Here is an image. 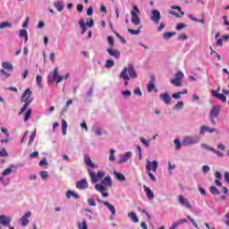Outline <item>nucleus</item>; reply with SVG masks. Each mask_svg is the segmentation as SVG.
I'll return each mask as SVG.
<instances>
[{"label": "nucleus", "instance_id": "f257e3e1", "mask_svg": "<svg viewBox=\"0 0 229 229\" xmlns=\"http://www.w3.org/2000/svg\"><path fill=\"white\" fill-rule=\"evenodd\" d=\"M112 178H110L109 175L106 176L100 183H97L95 185L96 191L98 192H100L102 194L103 198H108L109 194L106 192L108 191V188L112 187Z\"/></svg>", "mask_w": 229, "mask_h": 229}, {"label": "nucleus", "instance_id": "f03ea898", "mask_svg": "<svg viewBox=\"0 0 229 229\" xmlns=\"http://www.w3.org/2000/svg\"><path fill=\"white\" fill-rule=\"evenodd\" d=\"M120 78L124 80L125 86L128 85V82L130 81V78H132V79L137 78V72L135 71L133 64H129L128 68H123V72L120 73Z\"/></svg>", "mask_w": 229, "mask_h": 229}, {"label": "nucleus", "instance_id": "7ed1b4c3", "mask_svg": "<svg viewBox=\"0 0 229 229\" xmlns=\"http://www.w3.org/2000/svg\"><path fill=\"white\" fill-rule=\"evenodd\" d=\"M31 94H33V92L31 91V89L30 88L26 89L25 91L23 92L21 101L25 104L21 108L20 113H19L20 114H24V112H26V110H28L30 104L33 103V97H31Z\"/></svg>", "mask_w": 229, "mask_h": 229}, {"label": "nucleus", "instance_id": "20e7f679", "mask_svg": "<svg viewBox=\"0 0 229 229\" xmlns=\"http://www.w3.org/2000/svg\"><path fill=\"white\" fill-rule=\"evenodd\" d=\"M88 173L91 178V182L98 183V182H103V179L105 178V171L100 170L97 173L89 169Z\"/></svg>", "mask_w": 229, "mask_h": 229}, {"label": "nucleus", "instance_id": "39448f33", "mask_svg": "<svg viewBox=\"0 0 229 229\" xmlns=\"http://www.w3.org/2000/svg\"><path fill=\"white\" fill-rule=\"evenodd\" d=\"M221 107L219 106H214L209 113V121L211 124L216 125V120L219 117Z\"/></svg>", "mask_w": 229, "mask_h": 229}, {"label": "nucleus", "instance_id": "423d86ee", "mask_svg": "<svg viewBox=\"0 0 229 229\" xmlns=\"http://www.w3.org/2000/svg\"><path fill=\"white\" fill-rule=\"evenodd\" d=\"M140 14V11L139 10V7H137V5H133V10L131 12V15L132 24H134V26H139V24H140V18L139 17Z\"/></svg>", "mask_w": 229, "mask_h": 229}, {"label": "nucleus", "instance_id": "0eeeda50", "mask_svg": "<svg viewBox=\"0 0 229 229\" xmlns=\"http://www.w3.org/2000/svg\"><path fill=\"white\" fill-rule=\"evenodd\" d=\"M219 92H221V87H217L216 90L213 89L211 91V96L213 98H216V99H220V101H222V103H226V96H225V94H221Z\"/></svg>", "mask_w": 229, "mask_h": 229}, {"label": "nucleus", "instance_id": "6e6552de", "mask_svg": "<svg viewBox=\"0 0 229 229\" xmlns=\"http://www.w3.org/2000/svg\"><path fill=\"white\" fill-rule=\"evenodd\" d=\"M198 142H199V137L187 136L182 140V146H191Z\"/></svg>", "mask_w": 229, "mask_h": 229}, {"label": "nucleus", "instance_id": "1a4fd4ad", "mask_svg": "<svg viewBox=\"0 0 229 229\" xmlns=\"http://www.w3.org/2000/svg\"><path fill=\"white\" fill-rule=\"evenodd\" d=\"M147 171H153V173H157V169H158V162L154 160L152 162L148 161L146 165Z\"/></svg>", "mask_w": 229, "mask_h": 229}, {"label": "nucleus", "instance_id": "9d476101", "mask_svg": "<svg viewBox=\"0 0 229 229\" xmlns=\"http://www.w3.org/2000/svg\"><path fill=\"white\" fill-rule=\"evenodd\" d=\"M178 201L182 205V207H185V208H192V205H191L189 199H185L183 195L178 196Z\"/></svg>", "mask_w": 229, "mask_h": 229}, {"label": "nucleus", "instance_id": "9b49d317", "mask_svg": "<svg viewBox=\"0 0 229 229\" xmlns=\"http://www.w3.org/2000/svg\"><path fill=\"white\" fill-rule=\"evenodd\" d=\"M10 223H12V217L6 216L4 215H0V225L10 228Z\"/></svg>", "mask_w": 229, "mask_h": 229}, {"label": "nucleus", "instance_id": "f8f14e48", "mask_svg": "<svg viewBox=\"0 0 229 229\" xmlns=\"http://www.w3.org/2000/svg\"><path fill=\"white\" fill-rule=\"evenodd\" d=\"M76 189H80V191L89 189V182H87V179H82V180L77 182Z\"/></svg>", "mask_w": 229, "mask_h": 229}, {"label": "nucleus", "instance_id": "ddd939ff", "mask_svg": "<svg viewBox=\"0 0 229 229\" xmlns=\"http://www.w3.org/2000/svg\"><path fill=\"white\" fill-rule=\"evenodd\" d=\"M152 16L150 19L153 21V22H156V24H158L160 22L161 15L160 12L158 10H153L151 11Z\"/></svg>", "mask_w": 229, "mask_h": 229}, {"label": "nucleus", "instance_id": "4468645a", "mask_svg": "<svg viewBox=\"0 0 229 229\" xmlns=\"http://www.w3.org/2000/svg\"><path fill=\"white\" fill-rule=\"evenodd\" d=\"M57 77H58V67H55L54 69V72L48 74L47 83H53Z\"/></svg>", "mask_w": 229, "mask_h": 229}, {"label": "nucleus", "instance_id": "2eb2a0df", "mask_svg": "<svg viewBox=\"0 0 229 229\" xmlns=\"http://www.w3.org/2000/svg\"><path fill=\"white\" fill-rule=\"evenodd\" d=\"M172 10H178V12H179V13L174 11L170 12V14L174 15V17H182V16L185 15V13H183L182 11V7H180L178 5L172 6Z\"/></svg>", "mask_w": 229, "mask_h": 229}, {"label": "nucleus", "instance_id": "dca6fc26", "mask_svg": "<svg viewBox=\"0 0 229 229\" xmlns=\"http://www.w3.org/2000/svg\"><path fill=\"white\" fill-rule=\"evenodd\" d=\"M206 131H208V133H214V132L217 131V129L210 128L207 125H202L200 127V131H199L200 135H205Z\"/></svg>", "mask_w": 229, "mask_h": 229}, {"label": "nucleus", "instance_id": "f3484780", "mask_svg": "<svg viewBox=\"0 0 229 229\" xmlns=\"http://www.w3.org/2000/svg\"><path fill=\"white\" fill-rule=\"evenodd\" d=\"M108 55L115 58L116 60L121 56V52L119 50H115L112 47L106 49Z\"/></svg>", "mask_w": 229, "mask_h": 229}, {"label": "nucleus", "instance_id": "a211bd4d", "mask_svg": "<svg viewBox=\"0 0 229 229\" xmlns=\"http://www.w3.org/2000/svg\"><path fill=\"white\" fill-rule=\"evenodd\" d=\"M98 203H102V205H105L108 210L112 213L113 216H115V207H114L110 202L108 201H103V200H98Z\"/></svg>", "mask_w": 229, "mask_h": 229}, {"label": "nucleus", "instance_id": "6ab92c4d", "mask_svg": "<svg viewBox=\"0 0 229 229\" xmlns=\"http://www.w3.org/2000/svg\"><path fill=\"white\" fill-rule=\"evenodd\" d=\"M31 216V211H29L21 217V226H28L30 225V219H28Z\"/></svg>", "mask_w": 229, "mask_h": 229}, {"label": "nucleus", "instance_id": "aec40b11", "mask_svg": "<svg viewBox=\"0 0 229 229\" xmlns=\"http://www.w3.org/2000/svg\"><path fill=\"white\" fill-rule=\"evenodd\" d=\"M159 98L165 105H171V96H169V93H162Z\"/></svg>", "mask_w": 229, "mask_h": 229}, {"label": "nucleus", "instance_id": "412c9836", "mask_svg": "<svg viewBox=\"0 0 229 229\" xmlns=\"http://www.w3.org/2000/svg\"><path fill=\"white\" fill-rule=\"evenodd\" d=\"M84 164L88 165V167H95L98 168V165L92 163V159H90V157L84 156Z\"/></svg>", "mask_w": 229, "mask_h": 229}, {"label": "nucleus", "instance_id": "4be33fe9", "mask_svg": "<svg viewBox=\"0 0 229 229\" xmlns=\"http://www.w3.org/2000/svg\"><path fill=\"white\" fill-rule=\"evenodd\" d=\"M131 158V152H126L120 159L119 164H124Z\"/></svg>", "mask_w": 229, "mask_h": 229}, {"label": "nucleus", "instance_id": "5701e85b", "mask_svg": "<svg viewBox=\"0 0 229 229\" xmlns=\"http://www.w3.org/2000/svg\"><path fill=\"white\" fill-rule=\"evenodd\" d=\"M144 191L147 194V197L148 199H153V198H155V194L153 193V191H151V189H149V187L148 186H143Z\"/></svg>", "mask_w": 229, "mask_h": 229}, {"label": "nucleus", "instance_id": "b1692460", "mask_svg": "<svg viewBox=\"0 0 229 229\" xmlns=\"http://www.w3.org/2000/svg\"><path fill=\"white\" fill-rule=\"evenodd\" d=\"M2 67L5 69L6 71H13V65L10 64L9 62H4L2 64Z\"/></svg>", "mask_w": 229, "mask_h": 229}, {"label": "nucleus", "instance_id": "393cba45", "mask_svg": "<svg viewBox=\"0 0 229 229\" xmlns=\"http://www.w3.org/2000/svg\"><path fill=\"white\" fill-rule=\"evenodd\" d=\"M113 173L115 178L119 180V182H124V180H126V177H124V174H120L117 171H114Z\"/></svg>", "mask_w": 229, "mask_h": 229}, {"label": "nucleus", "instance_id": "a878e982", "mask_svg": "<svg viewBox=\"0 0 229 229\" xmlns=\"http://www.w3.org/2000/svg\"><path fill=\"white\" fill-rule=\"evenodd\" d=\"M26 113L24 114V123H28L30 121V118L31 117L32 110L31 108L26 109Z\"/></svg>", "mask_w": 229, "mask_h": 229}, {"label": "nucleus", "instance_id": "bb28decb", "mask_svg": "<svg viewBox=\"0 0 229 229\" xmlns=\"http://www.w3.org/2000/svg\"><path fill=\"white\" fill-rule=\"evenodd\" d=\"M61 124H62V133H63V135H67V121L63 119L62 122H61Z\"/></svg>", "mask_w": 229, "mask_h": 229}, {"label": "nucleus", "instance_id": "cd10ccee", "mask_svg": "<svg viewBox=\"0 0 229 229\" xmlns=\"http://www.w3.org/2000/svg\"><path fill=\"white\" fill-rule=\"evenodd\" d=\"M54 6L57 12H62L64 10V4L60 1L55 2Z\"/></svg>", "mask_w": 229, "mask_h": 229}, {"label": "nucleus", "instance_id": "c85d7f7f", "mask_svg": "<svg viewBox=\"0 0 229 229\" xmlns=\"http://www.w3.org/2000/svg\"><path fill=\"white\" fill-rule=\"evenodd\" d=\"M71 196H72V198H74V199H80V195L78 193H75L72 191H68L67 198L70 199Z\"/></svg>", "mask_w": 229, "mask_h": 229}, {"label": "nucleus", "instance_id": "c756f323", "mask_svg": "<svg viewBox=\"0 0 229 229\" xmlns=\"http://www.w3.org/2000/svg\"><path fill=\"white\" fill-rule=\"evenodd\" d=\"M79 24L82 30L81 35H84L85 31H87V23H85V21L83 20H80Z\"/></svg>", "mask_w": 229, "mask_h": 229}, {"label": "nucleus", "instance_id": "7c9ffc66", "mask_svg": "<svg viewBox=\"0 0 229 229\" xmlns=\"http://www.w3.org/2000/svg\"><path fill=\"white\" fill-rule=\"evenodd\" d=\"M19 37H23L25 42H28V31L24 29H21L19 33Z\"/></svg>", "mask_w": 229, "mask_h": 229}, {"label": "nucleus", "instance_id": "2f4dec72", "mask_svg": "<svg viewBox=\"0 0 229 229\" xmlns=\"http://www.w3.org/2000/svg\"><path fill=\"white\" fill-rule=\"evenodd\" d=\"M13 24L8 21H3L0 23V30H6V28H12Z\"/></svg>", "mask_w": 229, "mask_h": 229}, {"label": "nucleus", "instance_id": "473e14b6", "mask_svg": "<svg viewBox=\"0 0 229 229\" xmlns=\"http://www.w3.org/2000/svg\"><path fill=\"white\" fill-rule=\"evenodd\" d=\"M79 229H89V225H87V220H83L82 222L78 223Z\"/></svg>", "mask_w": 229, "mask_h": 229}, {"label": "nucleus", "instance_id": "72a5a7b5", "mask_svg": "<svg viewBox=\"0 0 229 229\" xmlns=\"http://www.w3.org/2000/svg\"><path fill=\"white\" fill-rule=\"evenodd\" d=\"M171 83L172 85H174V87H182V81H180L179 79H173L171 80Z\"/></svg>", "mask_w": 229, "mask_h": 229}, {"label": "nucleus", "instance_id": "f704fd0d", "mask_svg": "<svg viewBox=\"0 0 229 229\" xmlns=\"http://www.w3.org/2000/svg\"><path fill=\"white\" fill-rule=\"evenodd\" d=\"M129 217H131L133 223H139V217H137V215L133 212H131L128 214Z\"/></svg>", "mask_w": 229, "mask_h": 229}, {"label": "nucleus", "instance_id": "c9c22d12", "mask_svg": "<svg viewBox=\"0 0 229 229\" xmlns=\"http://www.w3.org/2000/svg\"><path fill=\"white\" fill-rule=\"evenodd\" d=\"M156 87H155V83L153 82H148V84L147 85V90L148 92H153V90H156Z\"/></svg>", "mask_w": 229, "mask_h": 229}, {"label": "nucleus", "instance_id": "e433bc0d", "mask_svg": "<svg viewBox=\"0 0 229 229\" xmlns=\"http://www.w3.org/2000/svg\"><path fill=\"white\" fill-rule=\"evenodd\" d=\"M174 35H176V32H165L163 37L166 40H169V38H171V37H174Z\"/></svg>", "mask_w": 229, "mask_h": 229}, {"label": "nucleus", "instance_id": "4c0bfd02", "mask_svg": "<svg viewBox=\"0 0 229 229\" xmlns=\"http://www.w3.org/2000/svg\"><path fill=\"white\" fill-rule=\"evenodd\" d=\"M114 65H115V62H114V60H112V59H109L106 62V69H110V68L114 67Z\"/></svg>", "mask_w": 229, "mask_h": 229}, {"label": "nucleus", "instance_id": "58836bf2", "mask_svg": "<svg viewBox=\"0 0 229 229\" xmlns=\"http://www.w3.org/2000/svg\"><path fill=\"white\" fill-rule=\"evenodd\" d=\"M35 137H37V132L34 131L31 133L29 142H28V146H31V144H33L34 140H35Z\"/></svg>", "mask_w": 229, "mask_h": 229}, {"label": "nucleus", "instance_id": "ea45409f", "mask_svg": "<svg viewBox=\"0 0 229 229\" xmlns=\"http://www.w3.org/2000/svg\"><path fill=\"white\" fill-rule=\"evenodd\" d=\"M210 192H211V194H213V195H219V194H221V192H219V190H217V188H216V186H210Z\"/></svg>", "mask_w": 229, "mask_h": 229}, {"label": "nucleus", "instance_id": "a19ab883", "mask_svg": "<svg viewBox=\"0 0 229 229\" xmlns=\"http://www.w3.org/2000/svg\"><path fill=\"white\" fill-rule=\"evenodd\" d=\"M115 150L114 148L110 149V155H109V160L110 162H114V160H115Z\"/></svg>", "mask_w": 229, "mask_h": 229}, {"label": "nucleus", "instance_id": "79ce46f5", "mask_svg": "<svg viewBox=\"0 0 229 229\" xmlns=\"http://www.w3.org/2000/svg\"><path fill=\"white\" fill-rule=\"evenodd\" d=\"M184 76H185V75H183V72H178L175 73L174 79H175V80H179V81H182V79L184 78Z\"/></svg>", "mask_w": 229, "mask_h": 229}, {"label": "nucleus", "instance_id": "37998d69", "mask_svg": "<svg viewBox=\"0 0 229 229\" xmlns=\"http://www.w3.org/2000/svg\"><path fill=\"white\" fill-rule=\"evenodd\" d=\"M127 31L131 33V35H139V33H140V30L128 29Z\"/></svg>", "mask_w": 229, "mask_h": 229}, {"label": "nucleus", "instance_id": "c03bdc74", "mask_svg": "<svg viewBox=\"0 0 229 229\" xmlns=\"http://www.w3.org/2000/svg\"><path fill=\"white\" fill-rule=\"evenodd\" d=\"M36 81L40 89H42V76L37 75Z\"/></svg>", "mask_w": 229, "mask_h": 229}, {"label": "nucleus", "instance_id": "a18cd8bd", "mask_svg": "<svg viewBox=\"0 0 229 229\" xmlns=\"http://www.w3.org/2000/svg\"><path fill=\"white\" fill-rule=\"evenodd\" d=\"M88 205L89 207H96V199L94 198L88 199Z\"/></svg>", "mask_w": 229, "mask_h": 229}, {"label": "nucleus", "instance_id": "49530a36", "mask_svg": "<svg viewBox=\"0 0 229 229\" xmlns=\"http://www.w3.org/2000/svg\"><path fill=\"white\" fill-rule=\"evenodd\" d=\"M174 142L176 149H180V148H182V141H180V140L175 139Z\"/></svg>", "mask_w": 229, "mask_h": 229}, {"label": "nucleus", "instance_id": "de8ad7c7", "mask_svg": "<svg viewBox=\"0 0 229 229\" xmlns=\"http://www.w3.org/2000/svg\"><path fill=\"white\" fill-rule=\"evenodd\" d=\"M174 108H176L177 110H182L183 108V101H180L178 102L175 106Z\"/></svg>", "mask_w": 229, "mask_h": 229}, {"label": "nucleus", "instance_id": "09e8293b", "mask_svg": "<svg viewBox=\"0 0 229 229\" xmlns=\"http://www.w3.org/2000/svg\"><path fill=\"white\" fill-rule=\"evenodd\" d=\"M107 42L109 43L110 47H114V38H112L111 36H109V37L107 38Z\"/></svg>", "mask_w": 229, "mask_h": 229}, {"label": "nucleus", "instance_id": "8fccbe9b", "mask_svg": "<svg viewBox=\"0 0 229 229\" xmlns=\"http://www.w3.org/2000/svg\"><path fill=\"white\" fill-rule=\"evenodd\" d=\"M40 176H41L42 180H46V178H47L49 176V174H47V171H42V172H40Z\"/></svg>", "mask_w": 229, "mask_h": 229}, {"label": "nucleus", "instance_id": "3c124183", "mask_svg": "<svg viewBox=\"0 0 229 229\" xmlns=\"http://www.w3.org/2000/svg\"><path fill=\"white\" fill-rule=\"evenodd\" d=\"M0 76H4L5 78H10V73L6 72L4 70H0Z\"/></svg>", "mask_w": 229, "mask_h": 229}, {"label": "nucleus", "instance_id": "603ef678", "mask_svg": "<svg viewBox=\"0 0 229 229\" xmlns=\"http://www.w3.org/2000/svg\"><path fill=\"white\" fill-rule=\"evenodd\" d=\"M140 142H142V144L144 146H146V148H149V142L148 140H146V139L140 138Z\"/></svg>", "mask_w": 229, "mask_h": 229}, {"label": "nucleus", "instance_id": "864d4df0", "mask_svg": "<svg viewBox=\"0 0 229 229\" xmlns=\"http://www.w3.org/2000/svg\"><path fill=\"white\" fill-rule=\"evenodd\" d=\"M0 157H8V152H6V149H5V148H3V149L0 151Z\"/></svg>", "mask_w": 229, "mask_h": 229}, {"label": "nucleus", "instance_id": "5fc2aeb1", "mask_svg": "<svg viewBox=\"0 0 229 229\" xmlns=\"http://www.w3.org/2000/svg\"><path fill=\"white\" fill-rule=\"evenodd\" d=\"M39 165H40L41 167H44V166L47 167V160L46 158H43V159L39 162Z\"/></svg>", "mask_w": 229, "mask_h": 229}, {"label": "nucleus", "instance_id": "6e6d98bb", "mask_svg": "<svg viewBox=\"0 0 229 229\" xmlns=\"http://www.w3.org/2000/svg\"><path fill=\"white\" fill-rule=\"evenodd\" d=\"M172 98H174V99H180V98H182V93H180V91L177 93H174L172 95Z\"/></svg>", "mask_w": 229, "mask_h": 229}, {"label": "nucleus", "instance_id": "4d7b16f0", "mask_svg": "<svg viewBox=\"0 0 229 229\" xmlns=\"http://www.w3.org/2000/svg\"><path fill=\"white\" fill-rule=\"evenodd\" d=\"M123 96H124V98H130V96H131V91L126 89L125 91H123Z\"/></svg>", "mask_w": 229, "mask_h": 229}, {"label": "nucleus", "instance_id": "13d9d810", "mask_svg": "<svg viewBox=\"0 0 229 229\" xmlns=\"http://www.w3.org/2000/svg\"><path fill=\"white\" fill-rule=\"evenodd\" d=\"M28 133H29L28 131H26L24 132L23 137H22V139H21V144H22V143L24 142V140H28Z\"/></svg>", "mask_w": 229, "mask_h": 229}, {"label": "nucleus", "instance_id": "bf43d9fd", "mask_svg": "<svg viewBox=\"0 0 229 229\" xmlns=\"http://www.w3.org/2000/svg\"><path fill=\"white\" fill-rule=\"evenodd\" d=\"M12 173V168H6L3 174L4 176H8V174H11Z\"/></svg>", "mask_w": 229, "mask_h": 229}, {"label": "nucleus", "instance_id": "052dcab7", "mask_svg": "<svg viewBox=\"0 0 229 229\" xmlns=\"http://www.w3.org/2000/svg\"><path fill=\"white\" fill-rule=\"evenodd\" d=\"M38 151H34L30 155V158H38Z\"/></svg>", "mask_w": 229, "mask_h": 229}, {"label": "nucleus", "instance_id": "680f3d73", "mask_svg": "<svg viewBox=\"0 0 229 229\" xmlns=\"http://www.w3.org/2000/svg\"><path fill=\"white\" fill-rule=\"evenodd\" d=\"M183 28H185V24H184V23H179V24H177V26H176V30H177L178 31L183 30Z\"/></svg>", "mask_w": 229, "mask_h": 229}, {"label": "nucleus", "instance_id": "e2e57ef3", "mask_svg": "<svg viewBox=\"0 0 229 229\" xmlns=\"http://www.w3.org/2000/svg\"><path fill=\"white\" fill-rule=\"evenodd\" d=\"M208 171H210V166H208V165H203V167H202V172H203L204 174H207V173H208Z\"/></svg>", "mask_w": 229, "mask_h": 229}, {"label": "nucleus", "instance_id": "0e129e2a", "mask_svg": "<svg viewBox=\"0 0 229 229\" xmlns=\"http://www.w3.org/2000/svg\"><path fill=\"white\" fill-rule=\"evenodd\" d=\"M28 74H30V70H28V69L24 70V72L22 73L23 80H26V78H28Z\"/></svg>", "mask_w": 229, "mask_h": 229}, {"label": "nucleus", "instance_id": "69168bd1", "mask_svg": "<svg viewBox=\"0 0 229 229\" xmlns=\"http://www.w3.org/2000/svg\"><path fill=\"white\" fill-rule=\"evenodd\" d=\"M216 46H217V47H222V46H223V39L218 38V39L216 40Z\"/></svg>", "mask_w": 229, "mask_h": 229}, {"label": "nucleus", "instance_id": "338daca9", "mask_svg": "<svg viewBox=\"0 0 229 229\" xmlns=\"http://www.w3.org/2000/svg\"><path fill=\"white\" fill-rule=\"evenodd\" d=\"M225 224L226 225V226H228L229 227V213H227L226 215H225Z\"/></svg>", "mask_w": 229, "mask_h": 229}, {"label": "nucleus", "instance_id": "774afa93", "mask_svg": "<svg viewBox=\"0 0 229 229\" xmlns=\"http://www.w3.org/2000/svg\"><path fill=\"white\" fill-rule=\"evenodd\" d=\"M225 181L229 183V173L228 172H225Z\"/></svg>", "mask_w": 229, "mask_h": 229}]
</instances>
